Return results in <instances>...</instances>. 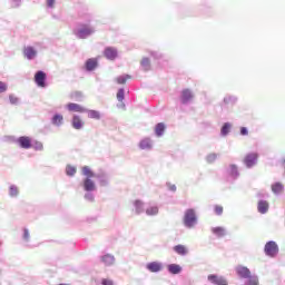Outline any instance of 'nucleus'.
I'll use <instances>...</instances> for the list:
<instances>
[{"mask_svg":"<svg viewBox=\"0 0 285 285\" xmlns=\"http://www.w3.org/2000/svg\"><path fill=\"white\" fill-rule=\"evenodd\" d=\"M230 130H233V124L225 122L220 128V137H228L230 135Z\"/></svg>","mask_w":285,"mask_h":285,"instance_id":"23","label":"nucleus"},{"mask_svg":"<svg viewBox=\"0 0 285 285\" xmlns=\"http://www.w3.org/2000/svg\"><path fill=\"white\" fill-rule=\"evenodd\" d=\"M164 132H166V125L164 122H158L155 127L156 137H164Z\"/></svg>","mask_w":285,"mask_h":285,"instance_id":"26","label":"nucleus"},{"mask_svg":"<svg viewBox=\"0 0 285 285\" xmlns=\"http://www.w3.org/2000/svg\"><path fill=\"white\" fill-rule=\"evenodd\" d=\"M66 108L69 112H80L81 115H83L88 111V108H86L79 104H76V102L67 104Z\"/></svg>","mask_w":285,"mask_h":285,"instance_id":"11","label":"nucleus"},{"mask_svg":"<svg viewBox=\"0 0 285 285\" xmlns=\"http://www.w3.org/2000/svg\"><path fill=\"white\" fill-rule=\"evenodd\" d=\"M244 165L246 168H253L257 165V154H247L244 158Z\"/></svg>","mask_w":285,"mask_h":285,"instance_id":"14","label":"nucleus"},{"mask_svg":"<svg viewBox=\"0 0 285 285\" xmlns=\"http://www.w3.org/2000/svg\"><path fill=\"white\" fill-rule=\"evenodd\" d=\"M57 0H46V3H47V8H55V3H56Z\"/></svg>","mask_w":285,"mask_h":285,"instance_id":"52","label":"nucleus"},{"mask_svg":"<svg viewBox=\"0 0 285 285\" xmlns=\"http://www.w3.org/2000/svg\"><path fill=\"white\" fill-rule=\"evenodd\" d=\"M11 8H21L23 0H7Z\"/></svg>","mask_w":285,"mask_h":285,"instance_id":"43","label":"nucleus"},{"mask_svg":"<svg viewBox=\"0 0 285 285\" xmlns=\"http://www.w3.org/2000/svg\"><path fill=\"white\" fill-rule=\"evenodd\" d=\"M66 175L68 177H75V175H77V167L71 166V165H67V167H66Z\"/></svg>","mask_w":285,"mask_h":285,"instance_id":"36","label":"nucleus"},{"mask_svg":"<svg viewBox=\"0 0 285 285\" xmlns=\"http://www.w3.org/2000/svg\"><path fill=\"white\" fill-rule=\"evenodd\" d=\"M146 268L149 269L150 273H159L164 268V265L159 262H151L146 265Z\"/></svg>","mask_w":285,"mask_h":285,"instance_id":"20","label":"nucleus"},{"mask_svg":"<svg viewBox=\"0 0 285 285\" xmlns=\"http://www.w3.org/2000/svg\"><path fill=\"white\" fill-rule=\"evenodd\" d=\"M166 188H167L170 193H177V185H175V184L166 183Z\"/></svg>","mask_w":285,"mask_h":285,"instance_id":"45","label":"nucleus"},{"mask_svg":"<svg viewBox=\"0 0 285 285\" xmlns=\"http://www.w3.org/2000/svg\"><path fill=\"white\" fill-rule=\"evenodd\" d=\"M179 99L183 106H188L195 99V94L190 89H183Z\"/></svg>","mask_w":285,"mask_h":285,"instance_id":"3","label":"nucleus"},{"mask_svg":"<svg viewBox=\"0 0 285 285\" xmlns=\"http://www.w3.org/2000/svg\"><path fill=\"white\" fill-rule=\"evenodd\" d=\"M264 250L268 257H275L277 253H279V247L277 246V243L269 240L265 244Z\"/></svg>","mask_w":285,"mask_h":285,"instance_id":"5","label":"nucleus"},{"mask_svg":"<svg viewBox=\"0 0 285 285\" xmlns=\"http://www.w3.org/2000/svg\"><path fill=\"white\" fill-rule=\"evenodd\" d=\"M174 250L175 253H177V255H188V247H186L185 245H176L174 246Z\"/></svg>","mask_w":285,"mask_h":285,"instance_id":"31","label":"nucleus"},{"mask_svg":"<svg viewBox=\"0 0 285 285\" xmlns=\"http://www.w3.org/2000/svg\"><path fill=\"white\" fill-rule=\"evenodd\" d=\"M8 90V85L6 82L0 81V95Z\"/></svg>","mask_w":285,"mask_h":285,"instance_id":"49","label":"nucleus"},{"mask_svg":"<svg viewBox=\"0 0 285 285\" xmlns=\"http://www.w3.org/2000/svg\"><path fill=\"white\" fill-rule=\"evenodd\" d=\"M83 126H86V124L81 119V116L75 114L71 118V127L73 130H83Z\"/></svg>","mask_w":285,"mask_h":285,"instance_id":"13","label":"nucleus"},{"mask_svg":"<svg viewBox=\"0 0 285 285\" xmlns=\"http://www.w3.org/2000/svg\"><path fill=\"white\" fill-rule=\"evenodd\" d=\"M240 136L242 137H248V128L247 127H240Z\"/></svg>","mask_w":285,"mask_h":285,"instance_id":"50","label":"nucleus"},{"mask_svg":"<svg viewBox=\"0 0 285 285\" xmlns=\"http://www.w3.org/2000/svg\"><path fill=\"white\" fill-rule=\"evenodd\" d=\"M83 199L92 204L95 202V190H85Z\"/></svg>","mask_w":285,"mask_h":285,"instance_id":"34","label":"nucleus"},{"mask_svg":"<svg viewBox=\"0 0 285 285\" xmlns=\"http://www.w3.org/2000/svg\"><path fill=\"white\" fill-rule=\"evenodd\" d=\"M216 159H219V154L217 153H210L205 157L207 164H215Z\"/></svg>","mask_w":285,"mask_h":285,"instance_id":"33","label":"nucleus"},{"mask_svg":"<svg viewBox=\"0 0 285 285\" xmlns=\"http://www.w3.org/2000/svg\"><path fill=\"white\" fill-rule=\"evenodd\" d=\"M104 57H106L108 61H115V59L119 57V51L115 47H106L104 50Z\"/></svg>","mask_w":285,"mask_h":285,"instance_id":"10","label":"nucleus"},{"mask_svg":"<svg viewBox=\"0 0 285 285\" xmlns=\"http://www.w3.org/2000/svg\"><path fill=\"white\" fill-rule=\"evenodd\" d=\"M212 233H214V235H217V237H224V235H226V229H224L223 227H214L212 228Z\"/></svg>","mask_w":285,"mask_h":285,"instance_id":"38","label":"nucleus"},{"mask_svg":"<svg viewBox=\"0 0 285 285\" xmlns=\"http://www.w3.org/2000/svg\"><path fill=\"white\" fill-rule=\"evenodd\" d=\"M102 262L106 266H112L115 264V256L107 254L102 256Z\"/></svg>","mask_w":285,"mask_h":285,"instance_id":"35","label":"nucleus"},{"mask_svg":"<svg viewBox=\"0 0 285 285\" xmlns=\"http://www.w3.org/2000/svg\"><path fill=\"white\" fill-rule=\"evenodd\" d=\"M48 79V76L46 75L45 71L42 70H38L36 73H35V82L36 85L38 86V88H46V86H48L46 83Z\"/></svg>","mask_w":285,"mask_h":285,"instance_id":"6","label":"nucleus"},{"mask_svg":"<svg viewBox=\"0 0 285 285\" xmlns=\"http://www.w3.org/2000/svg\"><path fill=\"white\" fill-rule=\"evenodd\" d=\"M141 68L145 71L150 70V59L149 58H142L141 62H140Z\"/></svg>","mask_w":285,"mask_h":285,"instance_id":"39","label":"nucleus"},{"mask_svg":"<svg viewBox=\"0 0 285 285\" xmlns=\"http://www.w3.org/2000/svg\"><path fill=\"white\" fill-rule=\"evenodd\" d=\"M76 101H83V94L77 91L75 94Z\"/></svg>","mask_w":285,"mask_h":285,"instance_id":"51","label":"nucleus"},{"mask_svg":"<svg viewBox=\"0 0 285 285\" xmlns=\"http://www.w3.org/2000/svg\"><path fill=\"white\" fill-rule=\"evenodd\" d=\"M272 191L274 195H281V193H284V185L282 183H274L272 185Z\"/></svg>","mask_w":285,"mask_h":285,"instance_id":"29","label":"nucleus"},{"mask_svg":"<svg viewBox=\"0 0 285 285\" xmlns=\"http://www.w3.org/2000/svg\"><path fill=\"white\" fill-rule=\"evenodd\" d=\"M23 239H26V242H28V239H30V232H28V229L23 230Z\"/></svg>","mask_w":285,"mask_h":285,"instance_id":"55","label":"nucleus"},{"mask_svg":"<svg viewBox=\"0 0 285 285\" xmlns=\"http://www.w3.org/2000/svg\"><path fill=\"white\" fill-rule=\"evenodd\" d=\"M150 56L154 57L157 60L164 59V53H161L159 51H150Z\"/></svg>","mask_w":285,"mask_h":285,"instance_id":"46","label":"nucleus"},{"mask_svg":"<svg viewBox=\"0 0 285 285\" xmlns=\"http://www.w3.org/2000/svg\"><path fill=\"white\" fill-rule=\"evenodd\" d=\"M128 79H132L130 75H122L117 78V83L124 85L128 81Z\"/></svg>","mask_w":285,"mask_h":285,"instance_id":"40","label":"nucleus"},{"mask_svg":"<svg viewBox=\"0 0 285 285\" xmlns=\"http://www.w3.org/2000/svg\"><path fill=\"white\" fill-rule=\"evenodd\" d=\"M225 175L227 180L229 181H237V179H239V167L236 164H229L226 168H225Z\"/></svg>","mask_w":285,"mask_h":285,"instance_id":"2","label":"nucleus"},{"mask_svg":"<svg viewBox=\"0 0 285 285\" xmlns=\"http://www.w3.org/2000/svg\"><path fill=\"white\" fill-rule=\"evenodd\" d=\"M31 148H33V150H43V142L39 141V140H35L33 142H31Z\"/></svg>","mask_w":285,"mask_h":285,"instance_id":"41","label":"nucleus"},{"mask_svg":"<svg viewBox=\"0 0 285 285\" xmlns=\"http://www.w3.org/2000/svg\"><path fill=\"white\" fill-rule=\"evenodd\" d=\"M257 208H258V213H261L262 215H266V213H268V202L259 200Z\"/></svg>","mask_w":285,"mask_h":285,"instance_id":"27","label":"nucleus"},{"mask_svg":"<svg viewBox=\"0 0 285 285\" xmlns=\"http://www.w3.org/2000/svg\"><path fill=\"white\" fill-rule=\"evenodd\" d=\"M22 53L24 59H27L28 61H33V59H37V55H39L37 49L32 46L24 47Z\"/></svg>","mask_w":285,"mask_h":285,"instance_id":"8","label":"nucleus"},{"mask_svg":"<svg viewBox=\"0 0 285 285\" xmlns=\"http://www.w3.org/2000/svg\"><path fill=\"white\" fill-rule=\"evenodd\" d=\"M132 206H134L137 215H141V214L146 213V203H144V200L136 199V200H134Z\"/></svg>","mask_w":285,"mask_h":285,"instance_id":"16","label":"nucleus"},{"mask_svg":"<svg viewBox=\"0 0 285 285\" xmlns=\"http://www.w3.org/2000/svg\"><path fill=\"white\" fill-rule=\"evenodd\" d=\"M117 99L120 102L124 101V99H126V90L124 88L118 89Z\"/></svg>","mask_w":285,"mask_h":285,"instance_id":"42","label":"nucleus"},{"mask_svg":"<svg viewBox=\"0 0 285 285\" xmlns=\"http://www.w3.org/2000/svg\"><path fill=\"white\" fill-rule=\"evenodd\" d=\"M82 175L86 177V179H92V177L95 179L97 178V173L92 171V169H90L88 166L82 167Z\"/></svg>","mask_w":285,"mask_h":285,"instance_id":"25","label":"nucleus"},{"mask_svg":"<svg viewBox=\"0 0 285 285\" xmlns=\"http://www.w3.org/2000/svg\"><path fill=\"white\" fill-rule=\"evenodd\" d=\"M207 279L215 285H228V281H226V278H224L223 276H217L215 274L209 275Z\"/></svg>","mask_w":285,"mask_h":285,"instance_id":"15","label":"nucleus"},{"mask_svg":"<svg viewBox=\"0 0 285 285\" xmlns=\"http://www.w3.org/2000/svg\"><path fill=\"white\" fill-rule=\"evenodd\" d=\"M237 101H239V98H237V96L235 95H226L223 99V108H233V106H235V104H237Z\"/></svg>","mask_w":285,"mask_h":285,"instance_id":"12","label":"nucleus"},{"mask_svg":"<svg viewBox=\"0 0 285 285\" xmlns=\"http://www.w3.org/2000/svg\"><path fill=\"white\" fill-rule=\"evenodd\" d=\"M214 213L216 215H222V213H224V207L222 205H215L214 206Z\"/></svg>","mask_w":285,"mask_h":285,"instance_id":"48","label":"nucleus"},{"mask_svg":"<svg viewBox=\"0 0 285 285\" xmlns=\"http://www.w3.org/2000/svg\"><path fill=\"white\" fill-rule=\"evenodd\" d=\"M9 197L17 199L19 197V187L17 185L9 186Z\"/></svg>","mask_w":285,"mask_h":285,"instance_id":"30","label":"nucleus"},{"mask_svg":"<svg viewBox=\"0 0 285 285\" xmlns=\"http://www.w3.org/2000/svg\"><path fill=\"white\" fill-rule=\"evenodd\" d=\"M96 179L98 180L99 186L106 188L110 186V174L106 171H98L96 175Z\"/></svg>","mask_w":285,"mask_h":285,"instance_id":"4","label":"nucleus"},{"mask_svg":"<svg viewBox=\"0 0 285 285\" xmlns=\"http://www.w3.org/2000/svg\"><path fill=\"white\" fill-rule=\"evenodd\" d=\"M82 190H97V184L92 178H85L82 180Z\"/></svg>","mask_w":285,"mask_h":285,"instance_id":"18","label":"nucleus"},{"mask_svg":"<svg viewBox=\"0 0 285 285\" xmlns=\"http://www.w3.org/2000/svg\"><path fill=\"white\" fill-rule=\"evenodd\" d=\"M51 124L52 126H56V128H61V126L63 125V115L55 114L51 117Z\"/></svg>","mask_w":285,"mask_h":285,"instance_id":"21","label":"nucleus"},{"mask_svg":"<svg viewBox=\"0 0 285 285\" xmlns=\"http://www.w3.org/2000/svg\"><path fill=\"white\" fill-rule=\"evenodd\" d=\"M167 269L171 275H179V273H181V266L178 264H170L167 266Z\"/></svg>","mask_w":285,"mask_h":285,"instance_id":"28","label":"nucleus"},{"mask_svg":"<svg viewBox=\"0 0 285 285\" xmlns=\"http://www.w3.org/2000/svg\"><path fill=\"white\" fill-rule=\"evenodd\" d=\"M9 101L11 106H19V98L14 95H9Z\"/></svg>","mask_w":285,"mask_h":285,"instance_id":"44","label":"nucleus"},{"mask_svg":"<svg viewBox=\"0 0 285 285\" xmlns=\"http://www.w3.org/2000/svg\"><path fill=\"white\" fill-rule=\"evenodd\" d=\"M194 224H197V218L194 215L185 216V225L191 228Z\"/></svg>","mask_w":285,"mask_h":285,"instance_id":"32","label":"nucleus"},{"mask_svg":"<svg viewBox=\"0 0 285 285\" xmlns=\"http://www.w3.org/2000/svg\"><path fill=\"white\" fill-rule=\"evenodd\" d=\"M138 148L140 150H153V139L142 138L138 144Z\"/></svg>","mask_w":285,"mask_h":285,"instance_id":"17","label":"nucleus"},{"mask_svg":"<svg viewBox=\"0 0 285 285\" xmlns=\"http://www.w3.org/2000/svg\"><path fill=\"white\" fill-rule=\"evenodd\" d=\"M80 22L79 23H88L89 26H92V21L95 20V17H92V13L85 12L79 14Z\"/></svg>","mask_w":285,"mask_h":285,"instance_id":"19","label":"nucleus"},{"mask_svg":"<svg viewBox=\"0 0 285 285\" xmlns=\"http://www.w3.org/2000/svg\"><path fill=\"white\" fill-rule=\"evenodd\" d=\"M97 68H99V58H88L85 61L86 72H95Z\"/></svg>","mask_w":285,"mask_h":285,"instance_id":"9","label":"nucleus"},{"mask_svg":"<svg viewBox=\"0 0 285 285\" xmlns=\"http://www.w3.org/2000/svg\"><path fill=\"white\" fill-rule=\"evenodd\" d=\"M159 213V207L157 205H150L146 208V215H157Z\"/></svg>","mask_w":285,"mask_h":285,"instance_id":"37","label":"nucleus"},{"mask_svg":"<svg viewBox=\"0 0 285 285\" xmlns=\"http://www.w3.org/2000/svg\"><path fill=\"white\" fill-rule=\"evenodd\" d=\"M16 144L19 145L20 148H23L24 150H30L32 148V138L28 136H21L18 137L16 140Z\"/></svg>","mask_w":285,"mask_h":285,"instance_id":"7","label":"nucleus"},{"mask_svg":"<svg viewBox=\"0 0 285 285\" xmlns=\"http://www.w3.org/2000/svg\"><path fill=\"white\" fill-rule=\"evenodd\" d=\"M97 32L95 26L89 23H78V27L73 29V35L77 39H88Z\"/></svg>","mask_w":285,"mask_h":285,"instance_id":"1","label":"nucleus"},{"mask_svg":"<svg viewBox=\"0 0 285 285\" xmlns=\"http://www.w3.org/2000/svg\"><path fill=\"white\" fill-rule=\"evenodd\" d=\"M236 273L244 279H248V277H250V269H248V267L238 266L236 267Z\"/></svg>","mask_w":285,"mask_h":285,"instance_id":"22","label":"nucleus"},{"mask_svg":"<svg viewBox=\"0 0 285 285\" xmlns=\"http://www.w3.org/2000/svg\"><path fill=\"white\" fill-rule=\"evenodd\" d=\"M85 114H87L88 119H95L96 121H99V119H101V112L98 110L87 109Z\"/></svg>","mask_w":285,"mask_h":285,"instance_id":"24","label":"nucleus"},{"mask_svg":"<svg viewBox=\"0 0 285 285\" xmlns=\"http://www.w3.org/2000/svg\"><path fill=\"white\" fill-rule=\"evenodd\" d=\"M101 284L102 285H115V282H112L111 279H108V278H104L101 281Z\"/></svg>","mask_w":285,"mask_h":285,"instance_id":"53","label":"nucleus"},{"mask_svg":"<svg viewBox=\"0 0 285 285\" xmlns=\"http://www.w3.org/2000/svg\"><path fill=\"white\" fill-rule=\"evenodd\" d=\"M197 210H195V208H189L185 212V215H196Z\"/></svg>","mask_w":285,"mask_h":285,"instance_id":"54","label":"nucleus"},{"mask_svg":"<svg viewBox=\"0 0 285 285\" xmlns=\"http://www.w3.org/2000/svg\"><path fill=\"white\" fill-rule=\"evenodd\" d=\"M248 284L249 285H258L259 284V279L257 278V276H249L248 277Z\"/></svg>","mask_w":285,"mask_h":285,"instance_id":"47","label":"nucleus"}]
</instances>
